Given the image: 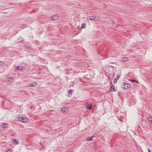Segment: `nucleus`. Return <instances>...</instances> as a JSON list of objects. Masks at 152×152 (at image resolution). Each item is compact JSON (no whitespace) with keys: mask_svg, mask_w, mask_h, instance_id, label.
<instances>
[{"mask_svg":"<svg viewBox=\"0 0 152 152\" xmlns=\"http://www.w3.org/2000/svg\"><path fill=\"white\" fill-rule=\"evenodd\" d=\"M15 133H13L12 134V136H15Z\"/></svg>","mask_w":152,"mask_h":152,"instance_id":"4be33fe9","label":"nucleus"},{"mask_svg":"<svg viewBox=\"0 0 152 152\" xmlns=\"http://www.w3.org/2000/svg\"><path fill=\"white\" fill-rule=\"evenodd\" d=\"M148 152H151L150 150L149 149H148Z\"/></svg>","mask_w":152,"mask_h":152,"instance_id":"5701e85b","label":"nucleus"},{"mask_svg":"<svg viewBox=\"0 0 152 152\" xmlns=\"http://www.w3.org/2000/svg\"><path fill=\"white\" fill-rule=\"evenodd\" d=\"M3 64V62L0 61V65H2Z\"/></svg>","mask_w":152,"mask_h":152,"instance_id":"aec40b11","label":"nucleus"},{"mask_svg":"<svg viewBox=\"0 0 152 152\" xmlns=\"http://www.w3.org/2000/svg\"><path fill=\"white\" fill-rule=\"evenodd\" d=\"M100 20V18L98 17H95L94 16V20L95 21H99Z\"/></svg>","mask_w":152,"mask_h":152,"instance_id":"4468645a","label":"nucleus"},{"mask_svg":"<svg viewBox=\"0 0 152 152\" xmlns=\"http://www.w3.org/2000/svg\"><path fill=\"white\" fill-rule=\"evenodd\" d=\"M67 110V108H66L64 107L61 110V112L62 113H64Z\"/></svg>","mask_w":152,"mask_h":152,"instance_id":"0eeeda50","label":"nucleus"},{"mask_svg":"<svg viewBox=\"0 0 152 152\" xmlns=\"http://www.w3.org/2000/svg\"><path fill=\"white\" fill-rule=\"evenodd\" d=\"M37 85V83H33L29 84L28 85V87H34L36 86Z\"/></svg>","mask_w":152,"mask_h":152,"instance_id":"39448f33","label":"nucleus"},{"mask_svg":"<svg viewBox=\"0 0 152 152\" xmlns=\"http://www.w3.org/2000/svg\"><path fill=\"white\" fill-rule=\"evenodd\" d=\"M115 23V22L114 21H113V24H114Z\"/></svg>","mask_w":152,"mask_h":152,"instance_id":"b1692460","label":"nucleus"},{"mask_svg":"<svg viewBox=\"0 0 152 152\" xmlns=\"http://www.w3.org/2000/svg\"><path fill=\"white\" fill-rule=\"evenodd\" d=\"M110 90L112 91H116V90L115 89V87L113 86H112L110 88Z\"/></svg>","mask_w":152,"mask_h":152,"instance_id":"9d476101","label":"nucleus"},{"mask_svg":"<svg viewBox=\"0 0 152 152\" xmlns=\"http://www.w3.org/2000/svg\"><path fill=\"white\" fill-rule=\"evenodd\" d=\"M12 78L11 77H8L7 79V80L9 82H11L12 81Z\"/></svg>","mask_w":152,"mask_h":152,"instance_id":"a211bd4d","label":"nucleus"},{"mask_svg":"<svg viewBox=\"0 0 152 152\" xmlns=\"http://www.w3.org/2000/svg\"><path fill=\"white\" fill-rule=\"evenodd\" d=\"M86 27V24L83 23L82 24V26L80 27L81 29H82L83 28H85Z\"/></svg>","mask_w":152,"mask_h":152,"instance_id":"ddd939ff","label":"nucleus"},{"mask_svg":"<svg viewBox=\"0 0 152 152\" xmlns=\"http://www.w3.org/2000/svg\"><path fill=\"white\" fill-rule=\"evenodd\" d=\"M92 105V104L91 103H88V104H87L86 105V108L89 110H91L92 109V107L91 106Z\"/></svg>","mask_w":152,"mask_h":152,"instance_id":"7ed1b4c3","label":"nucleus"},{"mask_svg":"<svg viewBox=\"0 0 152 152\" xmlns=\"http://www.w3.org/2000/svg\"><path fill=\"white\" fill-rule=\"evenodd\" d=\"M7 126V124H1V127L3 128H6Z\"/></svg>","mask_w":152,"mask_h":152,"instance_id":"1a4fd4ad","label":"nucleus"},{"mask_svg":"<svg viewBox=\"0 0 152 152\" xmlns=\"http://www.w3.org/2000/svg\"><path fill=\"white\" fill-rule=\"evenodd\" d=\"M120 77V75H118L113 80V82L114 83H116L117 82V81Z\"/></svg>","mask_w":152,"mask_h":152,"instance_id":"423d86ee","label":"nucleus"},{"mask_svg":"<svg viewBox=\"0 0 152 152\" xmlns=\"http://www.w3.org/2000/svg\"><path fill=\"white\" fill-rule=\"evenodd\" d=\"M129 60V59L128 58L126 57H124L122 59V61L123 62H126L128 61Z\"/></svg>","mask_w":152,"mask_h":152,"instance_id":"2eb2a0df","label":"nucleus"},{"mask_svg":"<svg viewBox=\"0 0 152 152\" xmlns=\"http://www.w3.org/2000/svg\"><path fill=\"white\" fill-rule=\"evenodd\" d=\"M10 150H8L6 152H10Z\"/></svg>","mask_w":152,"mask_h":152,"instance_id":"393cba45","label":"nucleus"},{"mask_svg":"<svg viewBox=\"0 0 152 152\" xmlns=\"http://www.w3.org/2000/svg\"><path fill=\"white\" fill-rule=\"evenodd\" d=\"M87 19L88 20H94V16H89L88 18Z\"/></svg>","mask_w":152,"mask_h":152,"instance_id":"6e6552de","label":"nucleus"},{"mask_svg":"<svg viewBox=\"0 0 152 152\" xmlns=\"http://www.w3.org/2000/svg\"><path fill=\"white\" fill-rule=\"evenodd\" d=\"M17 68L19 71H22L23 69V67L20 66H18Z\"/></svg>","mask_w":152,"mask_h":152,"instance_id":"f3484780","label":"nucleus"},{"mask_svg":"<svg viewBox=\"0 0 152 152\" xmlns=\"http://www.w3.org/2000/svg\"><path fill=\"white\" fill-rule=\"evenodd\" d=\"M94 137V136L89 137L87 138L86 140L88 141H90L92 140V138Z\"/></svg>","mask_w":152,"mask_h":152,"instance_id":"9b49d317","label":"nucleus"},{"mask_svg":"<svg viewBox=\"0 0 152 152\" xmlns=\"http://www.w3.org/2000/svg\"><path fill=\"white\" fill-rule=\"evenodd\" d=\"M31 48L30 47H29L28 48V49H31Z\"/></svg>","mask_w":152,"mask_h":152,"instance_id":"a878e982","label":"nucleus"},{"mask_svg":"<svg viewBox=\"0 0 152 152\" xmlns=\"http://www.w3.org/2000/svg\"><path fill=\"white\" fill-rule=\"evenodd\" d=\"M131 87V85L127 83H125L124 88L125 89H128Z\"/></svg>","mask_w":152,"mask_h":152,"instance_id":"f03ea898","label":"nucleus"},{"mask_svg":"<svg viewBox=\"0 0 152 152\" xmlns=\"http://www.w3.org/2000/svg\"><path fill=\"white\" fill-rule=\"evenodd\" d=\"M12 142L13 143L18 144V142L17 140L16 139H14L12 140Z\"/></svg>","mask_w":152,"mask_h":152,"instance_id":"dca6fc26","label":"nucleus"},{"mask_svg":"<svg viewBox=\"0 0 152 152\" xmlns=\"http://www.w3.org/2000/svg\"><path fill=\"white\" fill-rule=\"evenodd\" d=\"M58 18V16L57 15H54L51 17L50 19L52 20H57Z\"/></svg>","mask_w":152,"mask_h":152,"instance_id":"20e7f679","label":"nucleus"},{"mask_svg":"<svg viewBox=\"0 0 152 152\" xmlns=\"http://www.w3.org/2000/svg\"><path fill=\"white\" fill-rule=\"evenodd\" d=\"M16 118L19 121L25 123L27 122V123H28V120L26 118L20 116H17L16 117Z\"/></svg>","mask_w":152,"mask_h":152,"instance_id":"f257e3e1","label":"nucleus"},{"mask_svg":"<svg viewBox=\"0 0 152 152\" xmlns=\"http://www.w3.org/2000/svg\"><path fill=\"white\" fill-rule=\"evenodd\" d=\"M131 80L133 81V82H137V81H136L135 80H132V79H131Z\"/></svg>","mask_w":152,"mask_h":152,"instance_id":"412c9836","label":"nucleus"},{"mask_svg":"<svg viewBox=\"0 0 152 152\" xmlns=\"http://www.w3.org/2000/svg\"><path fill=\"white\" fill-rule=\"evenodd\" d=\"M148 121L150 123H152V118L149 117L147 118Z\"/></svg>","mask_w":152,"mask_h":152,"instance_id":"f8f14e48","label":"nucleus"},{"mask_svg":"<svg viewBox=\"0 0 152 152\" xmlns=\"http://www.w3.org/2000/svg\"><path fill=\"white\" fill-rule=\"evenodd\" d=\"M72 91L71 89L69 90V91H68V93H72Z\"/></svg>","mask_w":152,"mask_h":152,"instance_id":"6ab92c4d","label":"nucleus"}]
</instances>
